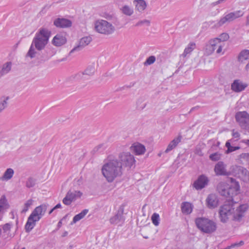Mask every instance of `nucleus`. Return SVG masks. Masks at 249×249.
I'll return each mask as SVG.
<instances>
[{
    "instance_id": "f257e3e1",
    "label": "nucleus",
    "mask_w": 249,
    "mask_h": 249,
    "mask_svg": "<svg viewBox=\"0 0 249 249\" xmlns=\"http://www.w3.org/2000/svg\"><path fill=\"white\" fill-rule=\"evenodd\" d=\"M101 170L106 180L112 182L122 175V163L116 159H109L103 165Z\"/></svg>"
},
{
    "instance_id": "f03ea898",
    "label": "nucleus",
    "mask_w": 249,
    "mask_h": 249,
    "mask_svg": "<svg viewBox=\"0 0 249 249\" xmlns=\"http://www.w3.org/2000/svg\"><path fill=\"white\" fill-rule=\"evenodd\" d=\"M48 206L47 203H43L34 209L28 217L25 225L26 232H30L35 227L36 223L45 215Z\"/></svg>"
},
{
    "instance_id": "7ed1b4c3",
    "label": "nucleus",
    "mask_w": 249,
    "mask_h": 249,
    "mask_svg": "<svg viewBox=\"0 0 249 249\" xmlns=\"http://www.w3.org/2000/svg\"><path fill=\"white\" fill-rule=\"evenodd\" d=\"M51 32L46 28H41L36 33L32 43L38 51L43 50L48 44Z\"/></svg>"
},
{
    "instance_id": "20e7f679",
    "label": "nucleus",
    "mask_w": 249,
    "mask_h": 249,
    "mask_svg": "<svg viewBox=\"0 0 249 249\" xmlns=\"http://www.w3.org/2000/svg\"><path fill=\"white\" fill-rule=\"evenodd\" d=\"M239 189L238 184L232 186L225 182H220L217 186L218 193L222 196L227 197L229 201L233 200V196L236 195Z\"/></svg>"
},
{
    "instance_id": "39448f33",
    "label": "nucleus",
    "mask_w": 249,
    "mask_h": 249,
    "mask_svg": "<svg viewBox=\"0 0 249 249\" xmlns=\"http://www.w3.org/2000/svg\"><path fill=\"white\" fill-rule=\"evenodd\" d=\"M197 228L206 233H211L217 228L216 223L212 220L205 217H198L195 219Z\"/></svg>"
},
{
    "instance_id": "423d86ee",
    "label": "nucleus",
    "mask_w": 249,
    "mask_h": 249,
    "mask_svg": "<svg viewBox=\"0 0 249 249\" xmlns=\"http://www.w3.org/2000/svg\"><path fill=\"white\" fill-rule=\"evenodd\" d=\"M94 30L98 33L110 35L115 31V27L110 22L104 19H97L93 23Z\"/></svg>"
},
{
    "instance_id": "0eeeda50",
    "label": "nucleus",
    "mask_w": 249,
    "mask_h": 249,
    "mask_svg": "<svg viewBox=\"0 0 249 249\" xmlns=\"http://www.w3.org/2000/svg\"><path fill=\"white\" fill-rule=\"evenodd\" d=\"M95 71V65L92 64L88 66L83 72H79L71 78L73 80L78 81L80 83H84L85 81L89 80L90 76H92Z\"/></svg>"
},
{
    "instance_id": "6e6552de",
    "label": "nucleus",
    "mask_w": 249,
    "mask_h": 249,
    "mask_svg": "<svg viewBox=\"0 0 249 249\" xmlns=\"http://www.w3.org/2000/svg\"><path fill=\"white\" fill-rule=\"evenodd\" d=\"M233 206L230 204L222 205L218 211L219 217L222 223H225L230 220H232Z\"/></svg>"
},
{
    "instance_id": "1a4fd4ad",
    "label": "nucleus",
    "mask_w": 249,
    "mask_h": 249,
    "mask_svg": "<svg viewBox=\"0 0 249 249\" xmlns=\"http://www.w3.org/2000/svg\"><path fill=\"white\" fill-rule=\"evenodd\" d=\"M244 14V12L242 10H238L225 14L215 24V26L216 27H220L226 22H231L238 18L242 17Z\"/></svg>"
},
{
    "instance_id": "9d476101",
    "label": "nucleus",
    "mask_w": 249,
    "mask_h": 249,
    "mask_svg": "<svg viewBox=\"0 0 249 249\" xmlns=\"http://www.w3.org/2000/svg\"><path fill=\"white\" fill-rule=\"evenodd\" d=\"M235 119L241 128L249 133V114L246 111H239L236 113Z\"/></svg>"
},
{
    "instance_id": "9b49d317",
    "label": "nucleus",
    "mask_w": 249,
    "mask_h": 249,
    "mask_svg": "<svg viewBox=\"0 0 249 249\" xmlns=\"http://www.w3.org/2000/svg\"><path fill=\"white\" fill-rule=\"evenodd\" d=\"M249 209V205L247 203L240 204L235 210L233 208L232 220L240 222L245 216Z\"/></svg>"
},
{
    "instance_id": "f8f14e48",
    "label": "nucleus",
    "mask_w": 249,
    "mask_h": 249,
    "mask_svg": "<svg viewBox=\"0 0 249 249\" xmlns=\"http://www.w3.org/2000/svg\"><path fill=\"white\" fill-rule=\"evenodd\" d=\"M232 175L241 178L244 182L249 181V171L246 168L234 165L231 167Z\"/></svg>"
},
{
    "instance_id": "ddd939ff",
    "label": "nucleus",
    "mask_w": 249,
    "mask_h": 249,
    "mask_svg": "<svg viewBox=\"0 0 249 249\" xmlns=\"http://www.w3.org/2000/svg\"><path fill=\"white\" fill-rule=\"evenodd\" d=\"M119 159L121 161L122 165L131 167L135 162L134 156L129 152H123L119 155Z\"/></svg>"
},
{
    "instance_id": "4468645a",
    "label": "nucleus",
    "mask_w": 249,
    "mask_h": 249,
    "mask_svg": "<svg viewBox=\"0 0 249 249\" xmlns=\"http://www.w3.org/2000/svg\"><path fill=\"white\" fill-rule=\"evenodd\" d=\"M82 193L79 191L70 190L63 199V203L66 205H70L71 203L81 196Z\"/></svg>"
},
{
    "instance_id": "2eb2a0df",
    "label": "nucleus",
    "mask_w": 249,
    "mask_h": 249,
    "mask_svg": "<svg viewBox=\"0 0 249 249\" xmlns=\"http://www.w3.org/2000/svg\"><path fill=\"white\" fill-rule=\"evenodd\" d=\"M231 171H227L226 165L223 161H218L214 166V171L216 176H229L232 175V169Z\"/></svg>"
},
{
    "instance_id": "dca6fc26",
    "label": "nucleus",
    "mask_w": 249,
    "mask_h": 249,
    "mask_svg": "<svg viewBox=\"0 0 249 249\" xmlns=\"http://www.w3.org/2000/svg\"><path fill=\"white\" fill-rule=\"evenodd\" d=\"M219 198L215 194H209L206 199V205L210 209L216 208L219 205Z\"/></svg>"
},
{
    "instance_id": "f3484780",
    "label": "nucleus",
    "mask_w": 249,
    "mask_h": 249,
    "mask_svg": "<svg viewBox=\"0 0 249 249\" xmlns=\"http://www.w3.org/2000/svg\"><path fill=\"white\" fill-rule=\"evenodd\" d=\"M229 38V36L227 33H223L221 34L218 37L211 39L209 41L210 45L212 47V51H214L215 48L218 43H223L228 40Z\"/></svg>"
},
{
    "instance_id": "a211bd4d",
    "label": "nucleus",
    "mask_w": 249,
    "mask_h": 249,
    "mask_svg": "<svg viewBox=\"0 0 249 249\" xmlns=\"http://www.w3.org/2000/svg\"><path fill=\"white\" fill-rule=\"evenodd\" d=\"M209 182V179L207 176L204 175H200L194 183V187L196 190H201L207 185Z\"/></svg>"
},
{
    "instance_id": "6ab92c4d",
    "label": "nucleus",
    "mask_w": 249,
    "mask_h": 249,
    "mask_svg": "<svg viewBox=\"0 0 249 249\" xmlns=\"http://www.w3.org/2000/svg\"><path fill=\"white\" fill-rule=\"evenodd\" d=\"M92 40V38L90 36H84L81 38L79 42L78 45L74 47L70 52L72 53L75 51H79L89 45Z\"/></svg>"
},
{
    "instance_id": "aec40b11",
    "label": "nucleus",
    "mask_w": 249,
    "mask_h": 249,
    "mask_svg": "<svg viewBox=\"0 0 249 249\" xmlns=\"http://www.w3.org/2000/svg\"><path fill=\"white\" fill-rule=\"evenodd\" d=\"M10 205L4 195L1 196L0 198V221L3 218L4 213L9 208Z\"/></svg>"
},
{
    "instance_id": "412c9836",
    "label": "nucleus",
    "mask_w": 249,
    "mask_h": 249,
    "mask_svg": "<svg viewBox=\"0 0 249 249\" xmlns=\"http://www.w3.org/2000/svg\"><path fill=\"white\" fill-rule=\"evenodd\" d=\"M130 149L136 155H143L146 151L145 146L139 142L133 143L130 147Z\"/></svg>"
},
{
    "instance_id": "4be33fe9",
    "label": "nucleus",
    "mask_w": 249,
    "mask_h": 249,
    "mask_svg": "<svg viewBox=\"0 0 249 249\" xmlns=\"http://www.w3.org/2000/svg\"><path fill=\"white\" fill-rule=\"evenodd\" d=\"M54 25L59 28H66L71 26V22L66 18H58L53 21Z\"/></svg>"
},
{
    "instance_id": "5701e85b",
    "label": "nucleus",
    "mask_w": 249,
    "mask_h": 249,
    "mask_svg": "<svg viewBox=\"0 0 249 249\" xmlns=\"http://www.w3.org/2000/svg\"><path fill=\"white\" fill-rule=\"evenodd\" d=\"M247 85L239 80H234L231 84V89L235 92H240L243 90L246 87Z\"/></svg>"
},
{
    "instance_id": "b1692460",
    "label": "nucleus",
    "mask_w": 249,
    "mask_h": 249,
    "mask_svg": "<svg viewBox=\"0 0 249 249\" xmlns=\"http://www.w3.org/2000/svg\"><path fill=\"white\" fill-rule=\"evenodd\" d=\"M238 59L241 63H247L248 66L249 64V50H242L238 55Z\"/></svg>"
},
{
    "instance_id": "393cba45",
    "label": "nucleus",
    "mask_w": 249,
    "mask_h": 249,
    "mask_svg": "<svg viewBox=\"0 0 249 249\" xmlns=\"http://www.w3.org/2000/svg\"><path fill=\"white\" fill-rule=\"evenodd\" d=\"M66 37L61 34L56 35L53 38L52 43L55 46H61L66 43Z\"/></svg>"
},
{
    "instance_id": "a878e982",
    "label": "nucleus",
    "mask_w": 249,
    "mask_h": 249,
    "mask_svg": "<svg viewBox=\"0 0 249 249\" xmlns=\"http://www.w3.org/2000/svg\"><path fill=\"white\" fill-rule=\"evenodd\" d=\"M123 209L119 210L117 213L110 219V222L113 224H117L124 221L123 216Z\"/></svg>"
},
{
    "instance_id": "bb28decb",
    "label": "nucleus",
    "mask_w": 249,
    "mask_h": 249,
    "mask_svg": "<svg viewBox=\"0 0 249 249\" xmlns=\"http://www.w3.org/2000/svg\"><path fill=\"white\" fill-rule=\"evenodd\" d=\"M181 138L182 137L181 136H178L174 139L168 145L165 152L166 153H169L170 151L175 148L178 144L181 142Z\"/></svg>"
},
{
    "instance_id": "cd10ccee",
    "label": "nucleus",
    "mask_w": 249,
    "mask_h": 249,
    "mask_svg": "<svg viewBox=\"0 0 249 249\" xmlns=\"http://www.w3.org/2000/svg\"><path fill=\"white\" fill-rule=\"evenodd\" d=\"M133 3L136 10L141 13L144 11L147 6L146 3L144 0H134Z\"/></svg>"
},
{
    "instance_id": "c85d7f7f",
    "label": "nucleus",
    "mask_w": 249,
    "mask_h": 249,
    "mask_svg": "<svg viewBox=\"0 0 249 249\" xmlns=\"http://www.w3.org/2000/svg\"><path fill=\"white\" fill-rule=\"evenodd\" d=\"M193 205L188 202H184L181 204V209L182 213L184 214H190L193 209Z\"/></svg>"
},
{
    "instance_id": "c756f323",
    "label": "nucleus",
    "mask_w": 249,
    "mask_h": 249,
    "mask_svg": "<svg viewBox=\"0 0 249 249\" xmlns=\"http://www.w3.org/2000/svg\"><path fill=\"white\" fill-rule=\"evenodd\" d=\"M12 63L7 62L4 63L0 70V76H2L7 74L11 70Z\"/></svg>"
},
{
    "instance_id": "7c9ffc66",
    "label": "nucleus",
    "mask_w": 249,
    "mask_h": 249,
    "mask_svg": "<svg viewBox=\"0 0 249 249\" xmlns=\"http://www.w3.org/2000/svg\"><path fill=\"white\" fill-rule=\"evenodd\" d=\"M14 171L12 168H8L4 173L3 175L1 177L0 179L2 181H7L10 179L13 176Z\"/></svg>"
},
{
    "instance_id": "2f4dec72",
    "label": "nucleus",
    "mask_w": 249,
    "mask_h": 249,
    "mask_svg": "<svg viewBox=\"0 0 249 249\" xmlns=\"http://www.w3.org/2000/svg\"><path fill=\"white\" fill-rule=\"evenodd\" d=\"M13 225L12 223H7L1 226V230L3 231V236L7 237L10 233L11 229L12 228Z\"/></svg>"
},
{
    "instance_id": "473e14b6",
    "label": "nucleus",
    "mask_w": 249,
    "mask_h": 249,
    "mask_svg": "<svg viewBox=\"0 0 249 249\" xmlns=\"http://www.w3.org/2000/svg\"><path fill=\"white\" fill-rule=\"evenodd\" d=\"M196 45L194 42H190L184 49V52L182 53L183 57H186L189 55L191 52L196 48Z\"/></svg>"
},
{
    "instance_id": "72a5a7b5",
    "label": "nucleus",
    "mask_w": 249,
    "mask_h": 249,
    "mask_svg": "<svg viewBox=\"0 0 249 249\" xmlns=\"http://www.w3.org/2000/svg\"><path fill=\"white\" fill-rule=\"evenodd\" d=\"M88 212V210L85 209L79 213L75 215L73 218L72 223H76L77 222L79 221V220L85 217V216L87 214Z\"/></svg>"
},
{
    "instance_id": "f704fd0d",
    "label": "nucleus",
    "mask_w": 249,
    "mask_h": 249,
    "mask_svg": "<svg viewBox=\"0 0 249 249\" xmlns=\"http://www.w3.org/2000/svg\"><path fill=\"white\" fill-rule=\"evenodd\" d=\"M232 142H233V139H230L226 142L225 145L227 148V150L226 151L227 153H231L240 149V147L239 146H231V143Z\"/></svg>"
},
{
    "instance_id": "c9c22d12",
    "label": "nucleus",
    "mask_w": 249,
    "mask_h": 249,
    "mask_svg": "<svg viewBox=\"0 0 249 249\" xmlns=\"http://www.w3.org/2000/svg\"><path fill=\"white\" fill-rule=\"evenodd\" d=\"M33 202L34 200L32 199H30L26 201L22 207L21 213H26L28 211L30 207L33 205Z\"/></svg>"
},
{
    "instance_id": "e433bc0d",
    "label": "nucleus",
    "mask_w": 249,
    "mask_h": 249,
    "mask_svg": "<svg viewBox=\"0 0 249 249\" xmlns=\"http://www.w3.org/2000/svg\"><path fill=\"white\" fill-rule=\"evenodd\" d=\"M121 11L124 14L129 16H131L134 12L133 8L126 5L122 7Z\"/></svg>"
},
{
    "instance_id": "4c0bfd02",
    "label": "nucleus",
    "mask_w": 249,
    "mask_h": 249,
    "mask_svg": "<svg viewBox=\"0 0 249 249\" xmlns=\"http://www.w3.org/2000/svg\"><path fill=\"white\" fill-rule=\"evenodd\" d=\"M35 47V45L31 43L29 50L26 54L27 57L33 58L36 56L37 52L36 51Z\"/></svg>"
},
{
    "instance_id": "58836bf2",
    "label": "nucleus",
    "mask_w": 249,
    "mask_h": 249,
    "mask_svg": "<svg viewBox=\"0 0 249 249\" xmlns=\"http://www.w3.org/2000/svg\"><path fill=\"white\" fill-rule=\"evenodd\" d=\"M8 99V97L3 96L0 98V112L6 107Z\"/></svg>"
},
{
    "instance_id": "ea45409f",
    "label": "nucleus",
    "mask_w": 249,
    "mask_h": 249,
    "mask_svg": "<svg viewBox=\"0 0 249 249\" xmlns=\"http://www.w3.org/2000/svg\"><path fill=\"white\" fill-rule=\"evenodd\" d=\"M150 21L148 19H144L142 20H140L138 21L135 24V26L137 27H142V26H149L150 25Z\"/></svg>"
},
{
    "instance_id": "a19ab883",
    "label": "nucleus",
    "mask_w": 249,
    "mask_h": 249,
    "mask_svg": "<svg viewBox=\"0 0 249 249\" xmlns=\"http://www.w3.org/2000/svg\"><path fill=\"white\" fill-rule=\"evenodd\" d=\"M151 220L153 224L155 226H158L159 225L160 220L159 214L156 213H154L151 216Z\"/></svg>"
},
{
    "instance_id": "79ce46f5",
    "label": "nucleus",
    "mask_w": 249,
    "mask_h": 249,
    "mask_svg": "<svg viewBox=\"0 0 249 249\" xmlns=\"http://www.w3.org/2000/svg\"><path fill=\"white\" fill-rule=\"evenodd\" d=\"M231 135L232 136L233 142L238 141L240 138V134L234 130H232Z\"/></svg>"
},
{
    "instance_id": "37998d69",
    "label": "nucleus",
    "mask_w": 249,
    "mask_h": 249,
    "mask_svg": "<svg viewBox=\"0 0 249 249\" xmlns=\"http://www.w3.org/2000/svg\"><path fill=\"white\" fill-rule=\"evenodd\" d=\"M156 61V58L154 56H150L147 58L144 62V65H150L153 64Z\"/></svg>"
},
{
    "instance_id": "c03bdc74",
    "label": "nucleus",
    "mask_w": 249,
    "mask_h": 249,
    "mask_svg": "<svg viewBox=\"0 0 249 249\" xmlns=\"http://www.w3.org/2000/svg\"><path fill=\"white\" fill-rule=\"evenodd\" d=\"M36 184V180L32 178H28L26 182V186L28 188L33 187L35 186Z\"/></svg>"
},
{
    "instance_id": "a18cd8bd",
    "label": "nucleus",
    "mask_w": 249,
    "mask_h": 249,
    "mask_svg": "<svg viewBox=\"0 0 249 249\" xmlns=\"http://www.w3.org/2000/svg\"><path fill=\"white\" fill-rule=\"evenodd\" d=\"M105 148L106 147H105L104 144H99L98 146H97L94 148V149H93V152L94 153L101 152L105 149Z\"/></svg>"
},
{
    "instance_id": "49530a36",
    "label": "nucleus",
    "mask_w": 249,
    "mask_h": 249,
    "mask_svg": "<svg viewBox=\"0 0 249 249\" xmlns=\"http://www.w3.org/2000/svg\"><path fill=\"white\" fill-rule=\"evenodd\" d=\"M224 46V43H218L217 44H216V46L214 47L215 50L216 49V53H220L222 52V49L223 47Z\"/></svg>"
},
{
    "instance_id": "de8ad7c7",
    "label": "nucleus",
    "mask_w": 249,
    "mask_h": 249,
    "mask_svg": "<svg viewBox=\"0 0 249 249\" xmlns=\"http://www.w3.org/2000/svg\"><path fill=\"white\" fill-rule=\"evenodd\" d=\"M210 159L213 161H217L220 159V155L217 153L211 154Z\"/></svg>"
},
{
    "instance_id": "09e8293b",
    "label": "nucleus",
    "mask_w": 249,
    "mask_h": 249,
    "mask_svg": "<svg viewBox=\"0 0 249 249\" xmlns=\"http://www.w3.org/2000/svg\"><path fill=\"white\" fill-rule=\"evenodd\" d=\"M244 244L243 241H241L238 243H235L232 244L231 246L227 247L225 249H234L236 247H238Z\"/></svg>"
},
{
    "instance_id": "8fccbe9b",
    "label": "nucleus",
    "mask_w": 249,
    "mask_h": 249,
    "mask_svg": "<svg viewBox=\"0 0 249 249\" xmlns=\"http://www.w3.org/2000/svg\"><path fill=\"white\" fill-rule=\"evenodd\" d=\"M241 158L244 159H249V153H243L240 156Z\"/></svg>"
},
{
    "instance_id": "3c124183",
    "label": "nucleus",
    "mask_w": 249,
    "mask_h": 249,
    "mask_svg": "<svg viewBox=\"0 0 249 249\" xmlns=\"http://www.w3.org/2000/svg\"><path fill=\"white\" fill-rule=\"evenodd\" d=\"M241 142L246 144L248 146H249V140H242L241 141Z\"/></svg>"
},
{
    "instance_id": "603ef678",
    "label": "nucleus",
    "mask_w": 249,
    "mask_h": 249,
    "mask_svg": "<svg viewBox=\"0 0 249 249\" xmlns=\"http://www.w3.org/2000/svg\"><path fill=\"white\" fill-rule=\"evenodd\" d=\"M61 208V205L60 203L57 204L55 207H53V209H57Z\"/></svg>"
},
{
    "instance_id": "864d4df0",
    "label": "nucleus",
    "mask_w": 249,
    "mask_h": 249,
    "mask_svg": "<svg viewBox=\"0 0 249 249\" xmlns=\"http://www.w3.org/2000/svg\"><path fill=\"white\" fill-rule=\"evenodd\" d=\"M247 24L249 25V15L247 17Z\"/></svg>"
},
{
    "instance_id": "5fc2aeb1",
    "label": "nucleus",
    "mask_w": 249,
    "mask_h": 249,
    "mask_svg": "<svg viewBox=\"0 0 249 249\" xmlns=\"http://www.w3.org/2000/svg\"><path fill=\"white\" fill-rule=\"evenodd\" d=\"M55 209H53V208L49 212V214L52 213Z\"/></svg>"
},
{
    "instance_id": "6e6d98bb",
    "label": "nucleus",
    "mask_w": 249,
    "mask_h": 249,
    "mask_svg": "<svg viewBox=\"0 0 249 249\" xmlns=\"http://www.w3.org/2000/svg\"><path fill=\"white\" fill-rule=\"evenodd\" d=\"M61 224V222L60 221H59V222H58V225H60V224Z\"/></svg>"
},
{
    "instance_id": "4d7b16f0",
    "label": "nucleus",
    "mask_w": 249,
    "mask_h": 249,
    "mask_svg": "<svg viewBox=\"0 0 249 249\" xmlns=\"http://www.w3.org/2000/svg\"><path fill=\"white\" fill-rule=\"evenodd\" d=\"M22 249H25V248H22Z\"/></svg>"
}]
</instances>
